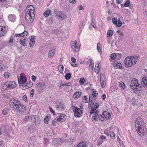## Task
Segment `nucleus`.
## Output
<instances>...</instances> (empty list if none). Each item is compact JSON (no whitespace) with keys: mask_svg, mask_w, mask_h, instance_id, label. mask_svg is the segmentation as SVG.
I'll return each instance as SVG.
<instances>
[{"mask_svg":"<svg viewBox=\"0 0 147 147\" xmlns=\"http://www.w3.org/2000/svg\"><path fill=\"white\" fill-rule=\"evenodd\" d=\"M145 123L143 119L141 118H137L136 119L135 125L137 132L141 133L142 135L143 133L146 129L145 127Z\"/></svg>","mask_w":147,"mask_h":147,"instance_id":"obj_1","label":"nucleus"},{"mask_svg":"<svg viewBox=\"0 0 147 147\" xmlns=\"http://www.w3.org/2000/svg\"><path fill=\"white\" fill-rule=\"evenodd\" d=\"M141 85L138 82V80L135 78H133L131 81V83L130 84V88L134 90L140 91L141 89L139 87Z\"/></svg>","mask_w":147,"mask_h":147,"instance_id":"obj_2","label":"nucleus"},{"mask_svg":"<svg viewBox=\"0 0 147 147\" xmlns=\"http://www.w3.org/2000/svg\"><path fill=\"white\" fill-rule=\"evenodd\" d=\"M25 11L27 15H28V16H30V15H32V16H33V17H34L35 15L34 13L35 11V10L34 9V7L33 5H28Z\"/></svg>","mask_w":147,"mask_h":147,"instance_id":"obj_3","label":"nucleus"},{"mask_svg":"<svg viewBox=\"0 0 147 147\" xmlns=\"http://www.w3.org/2000/svg\"><path fill=\"white\" fill-rule=\"evenodd\" d=\"M20 101L14 98H11L9 101V104L11 106H13L12 108L14 111L16 110L17 107H18V105L20 104Z\"/></svg>","mask_w":147,"mask_h":147,"instance_id":"obj_4","label":"nucleus"},{"mask_svg":"<svg viewBox=\"0 0 147 147\" xmlns=\"http://www.w3.org/2000/svg\"><path fill=\"white\" fill-rule=\"evenodd\" d=\"M136 63L135 61H134V63L132 62L131 59V57H127L125 58L124 61V64L125 67H129L133 65Z\"/></svg>","mask_w":147,"mask_h":147,"instance_id":"obj_5","label":"nucleus"},{"mask_svg":"<svg viewBox=\"0 0 147 147\" xmlns=\"http://www.w3.org/2000/svg\"><path fill=\"white\" fill-rule=\"evenodd\" d=\"M73 111L74 112V115L76 117H80L82 115V111L79 108L76 107L73 109Z\"/></svg>","mask_w":147,"mask_h":147,"instance_id":"obj_6","label":"nucleus"},{"mask_svg":"<svg viewBox=\"0 0 147 147\" xmlns=\"http://www.w3.org/2000/svg\"><path fill=\"white\" fill-rule=\"evenodd\" d=\"M27 81L26 76L23 74H20V80L18 78V82L20 86H22V84L25 83Z\"/></svg>","mask_w":147,"mask_h":147,"instance_id":"obj_7","label":"nucleus"},{"mask_svg":"<svg viewBox=\"0 0 147 147\" xmlns=\"http://www.w3.org/2000/svg\"><path fill=\"white\" fill-rule=\"evenodd\" d=\"M54 11L56 16H58L60 19L64 20L67 17L65 15L63 14V12L61 11H58L56 9H54Z\"/></svg>","mask_w":147,"mask_h":147,"instance_id":"obj_8","label":"nucleus"},{"mask_svg":"<svg viewBox=\"0 0 147 147\" xmlns=\"http://www.w3.org/2000/svg\"><path fill=\"white\" fill-rule=\"evenodd\" d=\"M55 106L56 109L62 111L64 110V107L63 104L59 101L57 100L55 103Z\"/></svg>","mask_w":147,"mask_h":147,"instance_id":"obj_9","label":"nucleus"},{"mask_svg":"<svg viewBox=\"0 0 147 147\" xmlns=\"http://www.w3.org/2000/svg\"><path fill=\"white\" fill-rule=\"evenodd\" d=\"M45 82L43 80H41L40 82L36 84V88L38 90L40 91L43 90V88L45 86Z\"/></svg>","mask_w":147,"mask_h":147,"instance_id":"obj_10","label":"nucleus"},{"mask_svg":"<svg viewBox=\"0 0 147 147\" xmlns=\"http://www.w3.org/2000/svg\"><path fill=\"white\" fill-rule=\"evenodd\" d=\"M71 48L75 51L77 52L79 51V48L77 46V41L76 40L71 41Z\"/></svg>","mask_w":147,"mask_h":147,"instance_id":"obj_11","label":"nucleus"},{"mask_svg":"<svg viewBox=\"0 0 147 147\" xmlns=\"http://www.w3.org/2000/svg\"><path fill=\"white\" fill-rule=\"evenodd\" d=\"M112 21L113 24L118 27H120L122 24V23L121 22L120 18H119L118 20L116 18H114L112 19Z\"/></svg>","mask_w":147,"mask_h":147,"instance_id":"obj_12","label":"nucleus"},{"mask_svg":"<svg viewBox=\"0 0 147 147\" xmlns=\"http://www.w3.org/2000/svg\"><path fill=\"white\" fill-rule=\"evenodd\" d=\"M18 105V107H17L16 110L14 111L15 113L18 112V110H19L20 112H24L26 110V106L24 105L20 104H20Z\"/></svg>","mask_w":147,"mask_h":147,"instance_id":"obj_13","label":"nucleus"},{"mask_svg":"<svg viewBox=\"0 0 147 147\" xmlns=\"http://www.w3.org/2000/svg\"><path fill=\"white\" fill-rule=\"evenodd\" d=\"M92 119L93 121H97L98 120H100L101 121H104L103 117H102V115L100 114L93 115Z\"/></svg>","mask_w":147,"mask_h":147,"instance_id":"obj_14","label":"nucleus"},{"mask_svg":"<svg viewBox=\"0 0 147 147\" xmlns=\"http://www.w3.org/2000/svg\"><path fill=\"white\" fill-rule=\"evenodd\" d=\"M58 116L57 117L58 121L63 122L66 119V115L64 114L59 113Z\"/></svg>","mask_w":147,"mask_h":147,"instance_id":"obj_15","label":"nucleus"},{"mask_svg":"<svg viewBox=\"0 0 147 147\" xmlns=\"http://www.w3.org/2000/svg\"><path fill=\"white\" fill-rule=\"evenodd\" d=\"M25 19L26 22L28 23L31 24L32 22L34 20V17H33V16H32V15H30V16H28V15H27L26 14Z\"/></svg>","mask_w":147,"mask_h":147,"instance_id":"obj_16","label":"nucleus"},{"mask_svg":"<svg viewBox=\"0 0 147 147\" xmlns=\"http://www.w3.org/2000/svg\"><path fill=\"white\" fill-rule=\"evenodd\" d=\"M102 115V117H103L104 120L105 119H110L111 116V113L106 111H104L103 112V113Z\"/></svg>","mask_w":147,"mask_h":147,"instance_id":"obj_17","label":"nucleus"},{"mask_svg":"<svg viewBox=\"0 0 147 147\" xmlns=\"http://www.w3.org/2000/svg\"><path fill=\"white\" fill-rule=\"evenodd\" d=\"M32 118V119H31V121L32 122H34L35 123L38 124L39 123L40 121V119L38 117V116L33 115Z\"/></svg>","mask_w":147,"mask_h":147,"instance_id":"obj_18","label":"nucleus"},{"mask_svg":"<svg viewBox=\"0 0 147 147\" xmlns=\"http://www.w3.org/2000/svg\"><path fill=\"white\" fill-rule=\"evenodd\" d=\"M8 82V89H11L14 88L16 87L17 84L14 81L11 82Z\"/></svg>","mask_w":147,"mask_h":147,"instance_id":"obj_19","label":"nucleus"},{"mask_svg":"<svg viewBox=\"0 0 147 147\" xmlns=\"http://www.w3.org/2000/svg\"><path fill=\"white\" fill-rule=\"evenodd\" d=\"M9 20L14 22L16 21V17L14 14L9 15L8 17Z\"/></svg>","mask_w":147,"mask_h":147,"instance_id":"obj_20","label":"nucleus"},{"mask_svg":"<svg viewBox=\"0 0 147 147\" xmlns=\"http://www.w3.org/2000/svg\"><path fill=\"white\" fill-rule=\"evenodd\" d=\"M51 14V10L50 9H48L44 12L43 15L46 17L49 16Z\"/></svg>","mask_w":147,"mask_h":147,"instance_id":"obj_21","label":"nucleus"},{"mask_svg":"<svg viewBox=\"0 0 147 147\" xmlns=\"http://www.w3.org/2000/svg\"><path fill=\"white\" fill-rule=\"evenodd\" d=\"M142 84L143 85L147 86V76L142 78Z\"/></svg>","mask_w":147,"mask_h":147,"instance_id":"obj_22","label":"nucleus"},{"mask_svg":"<svg viewBox=\"0 0 147 147\" xmlns=\"http://www.w3.org/2000/svg\"><path fill=\"white\" fill-rule=\"evenodd\" d=\"M8 82H5V83H3L2 84V88H3L5 90H7L8 89Z\"/></svg>","mask_w":147,"mask_h":147,"instance_id":"obj_23","label":"nucleus"},{"mask_svg":"<svg viewBox=\"0 0 147 147\" xmlns=\"http://www.w3.org/2000/svg\"><path fill=\"white\" fill-rule=\"evenodd\" d=\"M55 54V51L54 50H50L48 55L49 58H51Z\"/></svg>","mask_w":147,"mask_h":147,"instance_id":"obj_24","label":"nucleus"},{"mask_svg":"<svg viewBox=\"0 0 147 147\" xmlns=\"http://www.w3.org/2000/svg\"><path fill=\"white\" fill-rule=\"evenodd\" d=\"M60 138L55 139L52 142V144L53 145H55L56 144H59Z\"/></svg>","mask_w":147,"mask_h":147,"instance_id":"obj_25","label":"nucleus"},{"mask_svg":"<svg viewBox=\"0 0 147 147\" xmlns=\"http://www.w3.org/2000/svg\"><path fill=\"white\" fill-rule=\"evenodd\" d=\"M114 67L115 68H116L121 69L122 67V64L120 63H115L113 65Z\"/></svg>","mask_w":147,"mask_h":147,"instance_id":"obj_26","label":"nucleus"},{"mask_svg":"<svg viewBox=\"0 0 147 147\" xmlns=\"http://www.w3.org/2000/svg\"><path fill=\"white\" fill-rule=\"evenodd\" d=\"M100 81L106 82V77L105 75L103 74H101L100 75Z\"/></svg>","mask_w":147,"mask_h":147,"instance_id":"obj_27","label":"nucleus"},{"mask_svg":"<svg viewBox=\"0 0 147 147\" xmlns=\"http://www.w3.org/2000/svg\"><path fill=\"white\" fill-rule=\"evenodd\" d=\"M75 139H70L69 141L67 142H66L65 143V145L67 146H69L70 145L72 144L75 141Z\"/></svg>","mask_w":147,"mask_h":147,"instance_id":"obj_28","label":"nucleus"},{"mask_svg":"<svg viewBox=\"0 0 147 147\" xmlns=\"http://www.w3.org/2000/svg\"><path fill=\"white\" fill-rule=\"evenodd\" d=\"M93 60L92 59H90V64L89 66V69L90 70H92L93 69L94 63L92 61Z\"/></svg>","mask_w":147,"mask_h":147,"instance_id":"obj_29","label":"nucleus"},{"mask_svg":"<svg viewBox=\"0 0 147 147\" xmlns=\"http://www.w3.org/2000/svg\"><path fill=\"white\" fill-rule=\"evenodd\" d=\"M86 146V143L82 141L77 145L76 147H85Z\"/></svg>","mask_w":147,"mask_h":147,"instance_id":"obj_30","label":"nucleus"},{"mask_svg":"<svg viewBox=\"0 0 147 147\" xmlns=\"http://www.w3.org/2000/svg\"><path fill=\"white\" fill-rule=\"evenodd\" d=\"M51 117V115L50 114L46 116L44 120V123L45 124H47L48 123V120L49 118Z\"/></svg>","mask_w":147,"mask_h":147,"instance_id":"obj_31","label":"nucleus"},{"mask_svg":"<svg viewBox=\"0 0 147 147\" xmlns=\"http://www.w3.org/2000/svg\"><path fill=\"white\" fill-rule=\"evenodd\" d=\"M35 41V39L34 38H32L30 40L29 45L30 47H32L34 45Z\"/></svg>","mask_w":147,"mask_h":147,"instance_id":"obj_32","label":"nucleus"},{"mask_svg":"<svg viewBox=\"0 0 147 147\" xmlns=\"http://www.w3.org/2000/svg\"><path fill=\"white\" fill-rule=\"evenodd\" d=\"M81 96V93L79 92H77L75 93L74 95L73 96L75 99L78 98Z\"/></svg>","mask_w":147,"mask_h":147,"instance_id":"obj_33","label":"nucleus"},{"mask_svg":"<svg viewBox=\"0 0 147 147\" xmlns=\"http://www.w3.org/2000/svg\"><path fill=\"white\" fill-rule=\"evenodd\" d=\"M113 32L111 30H109L108 31L107 33V37H110L113 35Z\"/></svg>","mask_w":147,"mask_h":147,"instance_id":"obj_34","label":"nucleus"},{"mask_svg":"<svg viewBox=\"0 0 147 147\" xmlns=\"http://www.w3.org/2000/svg\"><path fill=\"white\" fill-rule=\"evenodd\" d=\"M71 74L70 73H67L65 75V78L66 80H68L71 77Z\"/></svg>","mask_w":147,"mask_h":147,"instance_id":"obj_35","label":"nucleus"},{"mask_svg":"<svg viewBox=\"0 0 147 147\" xmlns=\"http://www.w3.org/2000/svg\"><path fill=\"white\" fill-rule=\"evenodd\" d=\"M33 85L32 82H30L29 84L27 83L26 85L24 87L25 88V89L28 88H30Z\"/></svg>","mask_w":147,"mask_h":147,"instance_id":"obj_36","label":"nucleus"},{"mask_svg":"<svg viewBox=\"0 0 147 147\" xmlns=\"http://www.w3.org/2000/svg\"><path fill=\"white\" fill-rule=\"evenodd\" d=\"M53 19L52 17L49 18L47 20V21L49 24H52L53 22Z\"/></svg>","mask_w":147,"mask_h":147,"instance_id":"obj_37","label":"nucleus"},{"mask_svg":"<svg viewBox=\"0 0 147 147\" xmlns=\"http://www.w3.org/2000/svg\"><path fill=\"white\" fill-rule=\"evenodd\" d=\"M58 69L61 73H62L63 72V69H64L63 66L61 65H59L58 67Z\"/></svg>","mask_w":147,"mask_h":147,"instance_id":"obj_38","label":"nucleus"},{"mask_svg":"<svg viewBox=\"0 0 147 147\" xmlns=\"http://www.w3.org/2000/svg\"><path fill=\"white\" fill-rule=\"evenodd\" d=\"M101 45L99 43H98L97 44V49L98 50V52L100 53H101V50L100 49L101 47Z\"/></svg>","mask_w":147,"mask_h":147,"instance_id":"obj_39","label":"nucleus"},{"mask_svg":"<svg viewBox=\"0 0 147 147\" xmlns=\"http://www.w3.org/2000/svg\"><path fill=\"white\" fill-rule=\"evenodd\" d=\"M119 86L122 89H124L125 88V86L124 83L122 82H120L119 83Z\"/></svg>","mask_w":147,"mask_h":147,"instance_id":"obj_40","label":"nucleus"},{"mask_svg":"<svg viewBox=\"0 0 147 147\" xmlns=\"http://www.w3.org/2000/svg\"><path fill=\"white\" fill-rule=\"evenodd\" d=\"M92 96H96L98 94L96 90L94 89H93L92 90Z\"/></svg>","mask_w":147,"mask_h":147,"instance_id":"obj_41","label":"nucleus"},{"mask_svg":"<svg viewBox=\"0 0 147 147\" xmlns=\"http://www.w3.org/2000/svg\"><path fill=\"white\" fill-rule=\"evenodd\" d=\"M57 118L56 117L55 119H54L52 121V124L53 125V126H55L56 125V122L57 121H58V120L57 119Z\"/></svg>","mask_w":147,"mask_h":147,"instance_id":"obj_42","label":"nucleus"},{"mask_svg":"<svg viewBox=\"0 0 147 147\" xmlns=\"http://www.w3.org/2000/svg\"><path fill=\"white\" fill-rule=\"evenodd\" d=\"M130 3V1L129 0H127L124 4V6L125 7H127L129 6Z\"/></svg>","mask_w":147,"mask_h":147,"instance_id":"obj_43","label":"nucleus"},{"mask_svg":"<svg viewBox=\"0 0 147 147\" xmlns=\"http://www.w3.org/2000/svg\"><path fill=\"white\" fill-rule=\"evenodd\" d=\"M6 30H4V31H2L0 30V36H4L6 33Z\"/></svg>","mask_w":147,"mask_h":147,"instance_id":"obj_44","label":"nucleus"},{"mask_svg":"<svg viewBox=\"0 0 147 147\" xmlns=\"http://www.w3.org/2000/svg\"><path fill=\"white\" fill-rule=\"evenodd\" d=\"M20 43L21 45L24 46H25L26 45V44L25 41H24L22 39H21L20 40Z\"/></svg>","mask_w":147,"mask_h":147,"instance_id":"obj_45","label":"nucleus"},{"mask_svg":"<svg viewBox=\"0 0 147 147\" xmlns=\"http://www.w3.org/2000/svg\"><path fill=\"white\" fill-rule=\"evenodd\" d=\"M100 83L101 84V86L102 88H104L106 85V82L105 81H100Z\"/></svg>","mask_w":147,"mask_h":147,"instance_id":"obj_46","label":"nucleus"},{"mask_svg":"<svg viewBox=\"0 0 147 147\" xmlns=\"http://www.w3.org/2000/svg\"><path fill=\"white\" fill-rule=\"evenodd\" d=\"M117 55L115 53L112 54L111 55V58L112 59H114L116 58Z\"/></svg>","mask_w":147,"mask_h":147,"instance_id":"obj_47","label":"nucleus"},{"mask_svg":"<svg viewBox=\"0 0 147 147\" xmlns=\"http://www.w3.org/2000/svg\"><path fill=\"white\" fill-rule=\"evenodd\" d=\"M84 79L83 78H80L79 82L81 84L83 85L84 83Z\"/></svg>","mask_w":147,"mask_h":147,"instance_id":"obj_48","label":"nucleus"},{"mask_svg":"<svg viewBox=\"0 0 147 147\" xmlns=\"http://www.w3.org/2000/svg\"><path fill=\"white\" fill-rule=\"evenodd\" d=\"M111 136H110V137L113 139H114L115 138V135L112 131H111Z\"/></svg>","mask_w":147,"mask_h":147,"instance_id":"obj_49","label":"nucleus"},{"mask_svg":"<svg viewBox=\"0 0 147 147\" xmlns=\"http://www.w3.org/2000/svg\"><path fill=\"white\" fill-rule=\"evenodd\" d=\"M30 117L29 115L26 116L24 119V121H28L30 119Z\"/></svg>","mask_w":147,"mask_h":147,"instance_id":"obj_50","label":"nucleus"},{"mask_svg":"<svg viewBox=\"0 0 147 147\" xmlns=\"http://www.w3.org/2000/svg\"><path fill=\"white\" fill-rule=\"evenodd\" d=\"M4 76L6 78H8L9 76V73L8 72H6L4 73Z\"/></svg>","mask_w":147,"mask_h":147,"instance_id":"obj_51","label":"nucleus"},{"mask_svg":"<svg viewBox=\"0 0 147 147\" xmlns=\"http://www.w3.org/2000/svg\"><path fill=\"white\" fill-rule=\"evenodd\" d=\"M22 36H26L28 35V32L26 31H24L22 33Z\"/></svg>","mask_w":147,"mask_h":147,"instance_id":"obj_52","label":"nucleus"},{"mask_svg":"<svg viewBox=\"0 0 147 147\" xmlns=\"http://www.w3.org/2000/svg\"><path fill=\"white\" fill-rule=\"evenodd\" d=\"M103 142V141L100 140H99L97 142V145L98 146H99Z\"/></svg>","mask_w":147,"mask_h":147,"instance_id":"obj_53","label":"nucleus"},{"mask_svg":"<svg viewBox=\"0 0 147 147\" xmlns=\"http://www.w3.org/2000/svg\"><path fill=\"white\" fill-rule=\"evenodd\" d=\"M136 57H137V58L135 57V59H131L132 61V62H133L134 63V61H135L136 63L137 62V60H138L139 59L138 58H139V56H138Z\"/></svg>","mask_w":147,"mask_h":147,"instance_id":"obj_54","label":"nucleus"},{"mask_svg":"<svg viewBox=\"0 0 147 147\" xmlns=\"http://www.w3.org/2000/svg\"><path fill=\"white\" fill-rule=\"evenodd\" d=\"M0 30L2 31H4V30H6V32L7 31V30L6 28V27H3V26H0Z\"/></svg>","mask_w":147,"mask_h":147,"instance_id":"obj_55","label":"nucleus"},{"mask_svg":"<svg viewBox=\"0 0 147 147\" xmlns=\"http://www.w3.org/2000/svg\"><path fill=\"white\" fill-rule=\"evenodd\" d=\"M3 114L4 115H6L7 113V112L6 109H4L2 111Z\"/></svg>","mask_w":147,"mask_h":147,"instance_id":"obj_56","label":"nucleus"},{"mask_svg":"<svg viewBox=\"0 0 147 147\" xmlns=\"http://www.w3.org/2000/svg\"><path fill=\"white\" fill-rule=\"evenodd\" d=\"M111 131H109L108 132H107V131H104V133L105 134H106L108 136H111Z\"/></svg>","mask_w":147,"mask_h":147,"instance_id":"obj_57","label":"nucleus"},{"mask_svg":"<svg viewBox=\"0 0 147 147\" xmlns=\"http://www.w3.org/2000/svg\"><path fill=\"white\" fill-rule=\"evenodd\" d=\"M99 107V105L98 103H95L93 108H95V109H97Z\"/></svg>","mask_w":147,"mask_h":147,"instance_id":"obj_58","label":"nucleus"},{"mask_svg":"<svg viewBox=\"0 0 147 147\" xmlns=\"http://www.w3.org/2000/svg\"><path fill=\"white\" fill-rule=\"evenodd\" d=\"M15 36L16 37H22V33L20 34H15Z\"/></svg>","mask_w":147,"mask_h":147,"instance_id":"obj_59","label":"nucleus"},{"mask_svg":"<svg viewBox=\"0 0 147 147\" xmlns=\"http://www.w3.org/2000/svg\"><path fill=\"white\" fill-rule=\"evenodd\" d=\"M50 111L53 114V115H55V114L54 111L53 110L52 108L50 107H49Z\"/></svg>","mask_w":147,"mask_h":147,"instance_id":"obj_60","label":"nucleus"},{"mask_svg":"<svg viewBox=\"0 0 147 147\" xmlns=\"http://www.w3.org/2000/svg\"><path fill=\"white\" fill-rule=\"evenodd\" d=\"M100 139L101 140H100L102 141L103 140H105L106 139V137L103 135H101L100 137Z\"/></svg>","mask_w":147,"mask_h":147,"instance_id":"obj_61","label":"nucleus"},{"mask_svg":"<svg viewBox=\"0 0 147 147\" xmlns=\"http://www.w3.org/2000/svg\"><path fill=\"white\" fill-rule=\"evenodd\" d=\"M71 60L72 62L73 63H74L76 62V59L74 57H71Z\"/></svg>","mask_w":147,"mask_h":147,"instance_id":"obj_62","label":"nucleus"},{"mask_svg":"<svg viewBox=\"0 0 147 147\" xmlns=\"http://www.w3.org/2000/svg\"><path fill=\"white\" fill-rule=\"evenodd\" d=\"M22 99L25 102H26L27 101V96L26 95H24L23 96Z\"/></svg>","mask_w":147,"mask_h":147,"instance_id":"obj_63","label":"nucleus"},{"mask_svg":"<svg viewBox=\"0 0 147 147\" xmlns=\"http://www.w3.org/2000/svg\"><path fill=\"white\" fill-rule=\"evenodd\" d=\"M92 96L91 95H89V101H91L92 100H94V98H93L92 97Z\"/></svg>","mask_w":147,"mask_h":147,"instance_id":"obj_64","label":"nucleus"}]
</instances>
